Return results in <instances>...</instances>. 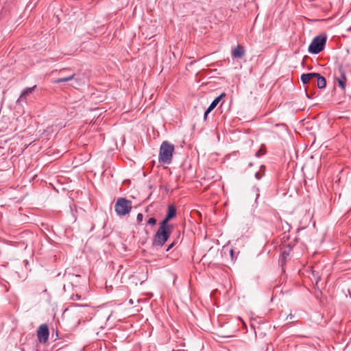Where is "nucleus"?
<instances>
[{
    "label": "nucleus",
    "instance_id": "obj_9",
    "mask_svg": "<svg viewBox=\"0 0 351 351\" xmlns=\"http://www.w3.org/2000/svg\"><path fill=\"white\" fill-rule=\"evenodd\" d=\"M75 74L74 73H73L69 75L62 77H60L58 79L52 80L51 82L53 84H59V83H62V82H66L71 81V80H73V79H75V80L76 82H78L80 80V79L75 78Z\"/></svg>",
    "mask_w": 351,
    "mask_h": 351
},
{
    "label": "nucleus",
    "instance_id": "obj_20",
    "mask_svg": "<svg viewBox=\"0 0 351 351\" xmlns=\"http://www.w3.org/2000/svg\"><path fill=\"white\" fill-rule=\"evenodd\" d=\"M174 245H175L174 243H171L169 245H168L166 251L167 252L169 251L174 246Z\"/></svg>",
    "mask_w": 351,
    "mask_h": 351
},
{
    "label": "nucleus",
    "instance_id": "obj_3",
    "mask_svg": "<svg viewBox=\"0 0 351 351\" xmlns=\"http://www.w3.org/2000/svg\"><path fill=\"white\" fill-rule=\"evenodd\" d=\"M132 208V201L125 197H119L114 204L115 212L119 216H125L129 214Z\"/></svg>",
    "mask_w": 351,
    "mask_h": 351
},
{
    "label": "nucleus",
    "instance_id": "obj_14",
    "mask_svg": "<svg viewBox=\"0 0 351 351\" xmlns=\"http://www.w3.org/2000/svg\"><path fill=\"white\" fill-rule=\"evenodd\" d=\"M147 223L151 226H154L156 223V219L154 217H151L148 219Z\"/></svg>",
    "mask_w": 351,
    "mask_h": 351
},
{
    "label": "nucleus",
    "instance_id": "obj_5",
    "mask_svg": "<svg viewBox=\"0 0 351 351\" xmlns=\"http://www.w3.org/2000/svg\"><path fill=\"white\" fill-rule=\"evenodd\" d=\"M335 80L337 84L342 90H346V71L342 66H339L337 72L335 73Z\"/></svg>",
    "mask_w": 351,
    "mask_h": 351
},
{
    "label": "nucleus",
    "instance_id": "obj_1",
    "mask_svg": "<svg viewBox=\"0 0 351 351\" xmlns=\"http://www.w3.org/2000/svg\"><path fill=\"white\" fill-rule=\"evenodd\" d=\"M173 226H167L160 223V227L156 231L152 241L154 247H162L169 238Z\"/></svg>",
    "mask_w": 351,
    "mask_h": 351
},
{
    "label": "nucleus",
    "instance_id": "obj_16",
    "mask_svg": "<svg viewBox=\"0 0 351 351\" xmlns=\"http://www.w3.org/2000/svg\"><path fill=\"white\" fill-rule=\"evenodd\" d=\"M265 154V150L259 149L258 151H257L256 152L255 155H256V157H259V156H262V155H263Z\"/></svg>",
    "mask_w": 351,
    "mask_h": 351
},
{
    "label": "nucleus",
    "instance_id": "obj_17",
    "mask_svg": "<svg viewBox=\"0 0 351 351\" xmlns=\"http://www.w3.org/2000/svg\"><path fill=\"white\" fill-rule=\"evenodd\" d=\"M82 299V296L79 294L73 295L72 300H80Z\"/></svg>",
    "mask_w": 351,
    "mask_h": 351
},
{
    "label": "nucleus",
    "instance_id": "obj_10",
    "mask_svg": "<svg viewBox=\"0 0 351 351\" xmlns=\"http://www.w3.org/2000/svg\"><path fill=\"white\" fill-rule=\"evenodd\" d=\"M314 76H319V73H304L301 75V81L304 84H306L311 82V80L314 78Z\"/></svg>",
    "mask_w": 351,
    "mask_h": 351
},
{
    "label": "nucleus",
    "instance_id": "obj_21",
    "mask_svg": "<svg viewBox=\"0 0 351 351\" xmlns=\"http://www.w3.org/2000/svg\"><path fill=\"white\" fill-rule=\"evenodd\" d=\"M284 257H286V256L289 255V253H287L285 251L282 253Z\"/></svg>",
    "mask_w": 351,
    "mask_h": 351
},
{
    "label": "nucleus",
    "instance_id": "obj_18",
    "mask_svg": "<svg viewBox=\"0 0 351 351\" xmlns=\"http://www.w3.org/2000/svg\"><path fill=\"white\" fill-rule=\"evenodd\" d=\"M211 111H208V108L204 112V120L206 121V119H207V116L208 114Z\"/></svg>",
    "mask_w": 351,
    "mask_h": 351
},
{
    "label": "nucleus",
    "instance_id": "obj_15",
    "mask_svg": "<svg viewBox=\"0 0 351 351\" xmlns=\"http://www.w3.org/2000/svg\"><path fill=\"white\" fill-rule=\"evenodd\" d=\"M143 215L142 213H138L136 217V220L138 223H141L143 221Z\"/></svg>",
    "mask_w": 351,
    "mask_h": 351
},
{
    "label": "nucleus",
    "instance_id": "obj_6",
    "mask_svg": "<svg viewBox=\"0 0 351 351\" xmlns=\"http://www.w3.org/2000/svg\"><path fill=\"white\" fill-rule=\"evenodd\" d=\"M49 332L47 325L42 324L37 330V337L39 342L45 343L49 339Z\"/></svg>",
    "mask_w": 351,
    "mask_h": 351
},
{
    "label": "nucleus",
    "instance_id": "obj_11",
    "mask_svg": "<svg viewBox=\"0 0 351 351\" xmlns=\"http://www.w3.org/2000/svg\"><path fill=\"white\" fill-rule=\"evenodd\" d=\"M36 86H34L33 87L26 88L25 89H24L22 91L19 98L18 99L17 102H20V101L25 100L26 96L28 95L29 94L32 93L34 91V90L36 88Z\"/></svg>",
    "mask_w": 351,
    "mask_h": 351
},
{
    "label": "nucleus",
    "instance_id": "obj_7",
    "mask_svg": "<svg viewBox=\"0 0 351 351\" xmlns=\"http://www.w3.org/2000/svg\"><path fill=\"white\" fill-rule=\"evenodd\" d=\"M176 215V209L173 205H169L167 208V213L165 218L160 223L167 226H173L168 223L169 221Z\"/></svg>",
    "mask_w": 351,
    "mask_h": 351
},
{
    "label": "nucleus",
    "instance_id": "obj_12",
    "mask_svg": "<svg viewBox=\"0 0 351 351\" xmlns=\"http://www.w3.org/2000/svg\"><path fill=\"white\" fill-rule=\"evenodd\" d=\"M317 79V86L319 88H324L326 86V78L319 73V76H314Z\"/></svg>",
    "mask_w": 351,
    "mask_h": 351
},
{
    "label": "nucleus",
    "instance_id": "obj_19",
    "mask_svg": "<svg viewBox=\"0 0 351 351\" xmlns=\"http://www.w3.org/2000/svg\"><path fill=\"white\" fill-rule=\"evenodd\" d=\"M255 178L257 179V180H260L261 178H262V175L259 173V172H256L255 173Z\"/></svg>",
    "mask_w": 351,
    "mask_h": 351
},
{
    "label": "nucleus",
    "instance_id": "obj_2",
    "mask_svg": "<svg viewBox=\"0 0 351 351\" xmlns=\"http://www.w3.org/2000/svg\"><path fill=\"white\" fill-rule=\"evenodd\" d=\"M174 145L168 141L162 143L158 156V160L162 164L169 165L172 161Z\"/></svg>",
    "mask_w": 351,
    "mask_h": 351
},
{
    "label": "nucleus",
    "instance_id": "obj_8",
    "mask_svg": "<svg viewBox=\"0 0 351 351\" xmlns=\"http://www.w3.org/2000/svg\"><path fill=\"white\" fill-rule=\"evenodd\" d=\"M245 53V50L244 47L238 45L232 51V56L234 58H241L244 56Z\"/></svg>",
    "mask_w": 351,
    "mask_h": 351
},
{
    "label": "nucleus",
    "instance_id": "obj_4",
    "mask_svg": "<svg viewBox=\"0 0 351 351\" xmlns=\"http://www.w3.org/2000/svg\"><path fill=\"white\" fill-rule=\"evenodd\" d=\"M326 43V37L318 36L313 38L308 46V51L313 54H317L324 49Z\"/></svg>",
    "mask_w": 351,
    "mask_h": 351
},
{
    "label": "nucleus",
    "instance_id": "obj_22",
    "mask_svg": "<svg viewBox=\"0 0 351 351\" xmlns=\"http://www.w3.org/2000/svg\"><path fill=\"white\" fill-rule=\"evenodd\" d=\"M66 70H67V69H62V70H60V73H63V72L66 71Z\"/></svg>",
    "mask_w": 351,
    "mask_h": 351
},
{
    "label": "nucleus",
    "instance_id": "obj_13",
    "mask_svg": "<svg viewBox=\"0 0 351 351\" xmlns=\"http://www.w3.org/2000/svg\"><path fill=\"white\" fill-rule=\"evenodd\" d=\"M226 96V94L225 93H222L219 96L217 97L213 101L212 103L210 104V105L208 107V111H212L216 106L219 103V101H221V98L223 97H225Z\"/></svg>",
    "mask_w": 351,
    "mask_h": 351
}]
</instances>
